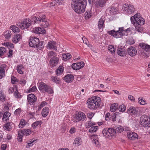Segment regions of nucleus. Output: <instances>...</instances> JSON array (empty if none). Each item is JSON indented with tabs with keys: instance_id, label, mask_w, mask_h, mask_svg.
<instances>
[{
	"instance_id": "1",
	"label": "nucleus",
	"mask_w": 150,
	"mask_h": 150,
	"mask_svg": "<svg viewBox=\"0 0 150 150\" xmlns=\"http://www.w3.org/2000/svg\"><path fill=\"white\" fill-rule=\"evenodd\" d=\"M87 3V0H72L71 6L75 12L81 14L85 11Z\"/></svg>"
},
{
	"instance_id": "2",
	"label": "nucleus",
	"mask_w": 150,
	"mask_h": 150,
	"mask_svg": "<svg viewBox=\"0 0 150 150\" xmlns=\"http://www.w3.org/2000/svg\"><path fill=\"white\" fill-rule=\"evenodd\" d=\"M45 18V15L40 14L37 16L33 17L32 18V22L34 24L39 23L45 28L48 27L49 24Z\"/></svg>"
},
{
	"instance_id": "3",
	"label": "nucleus",
	"mask_w": 150,
	"mask_h": 150,
	"mask_svg": "<svg viewBox=\"0 0 150 150\" xmlns=\"http://www.w3.org/2000/svg\"><path fill=\"white\" fill-rule=\"evenodd\" d=\"M125 31L124 28L122 27L119 28L118 30H113L108 31L107 32L108 34L113 37L118 38L125 35V34L124 33Z\"/></svg>"
},
{
	"instance_id": "4",
	"label": "nucleus",
	"mask_w": 150,
	"mask_h": 150,
	"mask_svg": "<svg viewBox=\"0 0 150 150\" xmlns=\"http://www.w3.org/2000/svg\"><path fill=\"white\" fill-rule=\"evenodd\" d=\"M139 13H137L134 16L131 17L130 20L132 23L134 25H142L144 23L145 20L142 18L140 17Z\"/></svg>"
},
{
	"instance_id": "5",
	"label": "nucleus",
	"mask_w": 150,
	"mask_h": 150,
	"mask_svg": "<svg viewBox=\"0 0 150 150\" xmlns=\"http://www.w3.org/2000/svg\"><path fill=\"white\" fill-rule=\"evenodd\" d=\"M39 90L42 92H47L52 94L53 93V91L51 87L48 86L46 83L41 82L38 83Z\"/></svg>"
},
{
	"instance_id": "6",
	"label": "nucleus",
	"mask_w": 150,
	"mask_h": 150,
	"mask_svg": "<svg viewBox=\"0 0 150 150\" xmlns=\"http://www.w3.org/2000/svg\"><path fill=\"white\" fill-rule=\"evenodd\" d=\"M102 133L104 137L109 138L114 136L116 134V131L112 128H106L103 130Z\"/></svg>"
},
{
	"instance_id": "7",
	"label": "nucleus",
	"mask_w": 150,
	"mask_h": 150,
	"mask_svg": "<svg viewBox=\"0 0 150 150\" xmlns=\"http://www.w3.org/2000/svg\"><path fill=\"white\" fill-rule=\"evenodd\" d=\"M31 20L29 18H25L21 22V23H18L17 25L22 29L24 30L29 27L31 25Z\"/></svg>"
},
{
	"instance_id": "8",
	"label": "nucleus",
	"mask_w": 150,
	"mask_h": 150,
	"mask_svg": "<svg viewBox=\"0 0 150 150\" xmlns=\"http://www.w3.org/2000/svg\"><path fill=\"white\" fill-rule=\"evenodd\" d=\"M123 7L124 8V10L129 14L132 13L135 11L134 6L130 4H126L124 5Z\"/></svg>"
},
{
	"instance_id": "9",
	"label": "nucleus",
	"mask_w": 150,
	"mask_h": 150,
	"mask_svg": "<svg viewBox=\"0 0 150 150\" xmlns=\"http://www.w3.org/2000/svg\"><path fill=\"white\" fill-rule=\"evenodd\" d=\"M39 42L38 38L35 37H30L29 40V44L31 47L35 48Z\"/></svg>"
},
{
	"instance_id": "10",
	"label": "nucleus",
	"mask_w": 150,
	"mask_h": 150,
	"mask_svg": "<svg viewBox=\"0 0 150 150\" xmlns=\"http://www.w3.org/2000/svg\"><path fill=\"white\" fill-rule=\"evenodd\" d=\"M101 101L100 97L95 96L88 98L86 101V103H100Z\"/></svg>"
},
{
	"instance_id": "11",
	"label": "nucleus",
	"mask_w": 150,
	"mask_h": 150,
	"mask_svg": "<svg viewBox=\"0 0 150 150\" xmlns=\"http://www.w3.org/2000/svg\"><path fill=\"white\" fill-rule=\"evenodd\" d=\"M127 53L131 57H133L136 55L137 50L135 47L131 46L127 49Z\"/></svg>"
},
{
	"instance_id": "12",
	"label": "nucleus",
	"mask_w": 150,
	"mask_h": 150,
	"mask_svg": "<svg viewBox=\"0 0 150 150\" xmlns=\"http://www.w3.org/2000/svg\"><path fill=\"white\" fill-rule=\"evenodd\" d=\"M116 113H112L111 115L109 113H107L105 116V120H111L113 122L116 121Z\"/></svg>"
},
{
	"instance_id": "13",
	"label": "nucleus",
	"mask_w": 150,
	"mask_h": 150,
	"mask_svg": "<svg viewBox=\"0 0 150 150\" xmlns=\"http://www.w3.org/2000/svg\"><path fill=\"white\" fill-rule=\"evenodd\" d=\"M86 116L85 114L82 112H79L76 115V119L78 121L84 120L86 118Z\"/></svg>"
},
{
	"instance_id": "14",
	"label": "nucleus",
	"mask_w": 150,
	"mask_h": 150,
	"mask_svg": "<svg viewBox=\"0 0 150 150\" xmlns=\"http://www.w3.org/2000/svg\"><path fill=\"white\" fill-rule=\"evenodd\" d=\"M59 62V58L57 57L51 58L49 62L51 66L54 67Z\"/></svg>"
},
{
	"instance_id": "15",
	"label": "nucleus",
	"mask_w": 150,
	"mask_h": 150,
	"mask_svg": "<svg viewBox=\"0 0 150 150\" xmlns=\"http://www.w3.org/2000/svg\"><path fill=\"white\" fill-rule=\"evenodd\" d=\"M127 136L131 140H134L138 139V135L134 132H130L127 133Z\"/></svg>"
},
{
	"instance_id": "16",
	"label": "nucleus",
	"mask_w": 150,
	"mask_h": 150,
	"mask_svg": "<svg viewBox=\"0 0 150 150\" xmlns=\"http://www.w3.org/2000/svg\"><path fill=\"white\" fill-rule=\"evenodd\" d=\"M33 31L35 33L37 34H45L46 33L44 28L39 27L34 28Z\"/></svg>"
},
{
	"instance_id": "17",
	"label": "nucleus",
	"mask_w": 150,
	"mask_h": 150,
	"mask_svg": "<svg viewBox=\"0 0 150 150\" xmlns=\"http://www.w3.org/2000/svg\"><path fill=\"white\" fill-rule=\"evenodd\" d=\"M28 100L29 103H33L37 100V97L33 94H29L28 96Z\"/></svg>"
},
{
	"instance_id": "18",
	"label": "nucleus",
	"mask_w": 150,
	"mask_h": 150,
	"mask_svg": "<svg viewBox=\"0 0 150 150\" xmlns=\"http://www.w3.org/2000/svg\"><path fill=\"white\" fill-rule=\"evenodd\" d=\"M65 0H54L50 3V6H57L63 4Z\"/></svg>"
},
{
	"instance_id": "19",
	"label": "nucleus",
	"mask_w": 150,
	"mask_h": 150,
	"mask_svg": "<svg viewBox=\"0 0 150 150\" xmlns=\"http://www.w3.org/2000/svg\"><path fill=\"white\" fill-rule=\"evenodd\" d=\"M117 54L121 57H124L127 54V52L124 48L119 47L117 50Z\"/></svg>"
},
{
	"instance_id": "20",
	"label": "nucleus",
	"mask_w": 150,
	"mask_h": 150,
	"mask_svg": "<svg viewBox=\"0 0 150 150\" xmlns=\"http://www.w3.org/2000/svg\"><path fill=\"white\" fill-rule=\"evenodd\" d=\"M139 46L144 50V51L147 52L150 51V46L149 45L144 43H142L139 44Z\"/></svg>"
},
{
	"instance_id": "21",
	"label": "nucleus",
	"mask_w": 150,
	"mask_h": 150,
	"mask_svg": "<svg viewBox=\"0 0 150 150\" xmlns=\"http://www.w3.org/2000/svg\"><path fill=\"white\" fill-rule=\"evenodd\" d=\"M74 76L71 74L66 75L64 77V80L67 82H71L74 79Z\"/></svg>"
},
{
	"instance_id": "22",
	"label": "nucleus",
	"mask_w": 150,
	"mask_h": 150,
	"mask_svg": "<svg viewBox=\"0 0 150 150\" xmlns=\"http://www.w3.org/2000/svg\"><path fill=\"white\" fill-rule=\"evenodd\" d=\"M127 113L132 115L136 116L137 114V111L135 108H130L127 110Z\"/></svg>"
},
{
	"instance_id": "23",
	"label": "nucleus",
	"mask_w": 150,
	"mask_h": 150,
	"mask_svg": "<svg viewBox=\"0 0 150 150\" xmlns=\"http://www.w3.org/2000/svg\"><path fill=\"white\" fill-rule=\"evenodd\" d=\"M25 129L21 130L18 132L17 139L19 142H21L22 141V137L25 135Z\"/></svg>"
},
{
	"instance_id": "24",
	"label": "nucleus",
	"mask_w": 150,
	"mask_h": 150,
	"mask_svg": "<svg viewBox=\"0 0 150 150\" xmlns=\"http://www.w3.org/2000/svg\"><path fill=\"white\" fill-rule=\"evenodd\" d=\"M149 119L147 115H142L140 117V124L141 125H144V123H145V122Z\"/></svg>"
},
{
	"instance_id": "25",
	"label": "nucleus",
	"mask_w": 150,
	"mask_h": 150,
	"mask_svg": "<svg viewBox=\"0 0 150 150\" xmlns=\"http://www.w3.org/2000/svg\"><path fill=\"white\" fill-rule=\"evenodd\" d=\"M56 45V42L54 41L49 42L48 43L49 48L50 50L53 49L54 50H57V49Z\"/></svg>"
},
{
	"instance_id": "26",
	"label": "nucleus",
	"mask_w": 150,
	"mask_h": 150,
	"mask_svg": "<svg viewBox=\"0 0 150 150\" xmlns=\"http://www.w3.org/2000/svg\"><path fill=\"white\" fill-rule=\"evenodd\" d=\"M106 1V0H98L96 2V5L98 7L99 6L102 7L105 5Z\"/></svg>"
},
{
	"instance_id": "27",
	"label": "nucleus",
	"mask_w": 150,
	"mask_h": 150,
	"mask_svg": "<svg viewBox=\"0 0 150 150\" xmlns=\"http://www.w3.org/2000/svg\"><path fill=\"white\" fill-rule=\"evenodd\" d=\"M13 123L10 122H8L4 125V129L8 131H10L12 128V126Z\"/></svg>"
},
{
	"instance_id": "28",
	"label": "nucleus",
	"mask_w": 150,
	"mask_h": 150,
	"mask_svg": "<svg viewBox=\"0 0 150 150\" xmlns=\"http://www.w3.org/2000/svg\"><path fill=\"white\" fill-rule=\"evenodd\" d=\"M10 116V113H9L8 112L6 111L4 113L2 120L3 121H6L8 119L9 117Z\"/></svg>"
},
{
	"instance_id": "29",
	"label": "nucleus",
	"mask_w": 150,
	"mask_h": 150,
	"mask_svg": "<svg viewBox=\"0 0 150 150\" xmlns=\"http://www.w3.org/2000/svg\"><path fill=\"white\" fill-rule=\"evenodd\" d=\"M49 109L47 107L43 108L42 111V114L43 117H46L47 116L49 113Z\"/></svg>"
},
{
	"instance_id": "30",
	"label": "nucleus",
	"mask_w": 150,
	"mask_h": 150,
	"mask_svg": "<svg viewBox=\"0 0 150 150\" xmlns=\"http://www.w3.org/2000/svg\"><path fill=\"white\" fill-rule=\"evenodd\" d=\"M21 35L20 34H16L15 35V38H13L12 41L15 43L18 42L21 39Z\"/></svg>"
},
{
	"instance_id": "31",
	"label": "nucleus",
	"mask_w": 150,
	"mask_h": 150,
	"mask_svg": "<svg viewBox=\"0 0 150 150\" xmlns=\"http://www.w3.org/2000/svg\"><path fill=\"white\" fill-rule=\"evenodd\" d=\"M10 28L15 33H17L20 31L19 29L15 25H11L10 27Z\"/></svg>"
},
{
	"instance_id": "32",
	"label": "nucleus",
	"mask_w": 150,
	"mask_h": 150,
	"mask_svg": "<svg viewBox=\"0 0 150 150\" xmlns=\"http://www.w3.org/2000/svg\"><path fill=\"white\" fill-rule=\"evenodd\" d=\"M5 73L4 68L2 66L0 67V79L5 76Z\"/></svg>"
},
{
	"instance_id": "33",
	"label": "nucleus",
	"mask_w": 150,
	"mask_h": 150,
	"mask_svg": "<svg viewBox=\"0 0 150 150\" xmlns=\"http://www.w3.org/2000/svg\"><path fill=\"white\" fill-rule=\"evenodd\" d=\"M64 71V67L62 66H59L56 71V73L57 75H61Z\"/></svg>"
},
{
	"instance_id": "34",
	"label": "nucleus",
	"mask_w": 150,
	"mask_h": 150,
	"mask_svg": "<svg viewBox=\"0 0 150 150\" xmlns=\"http://www.w3.org/2000/svg\"><path fill=\"white\" fill-rule=\"evenodd\" d=\"M118 104H111L110 107V109L111 112H114L118 108Z\"/></svg>"
},
{
	"instance_id": "35",
	"label": "nucleus",
	"mask_w": 150,
	"mask_h": 150,
	"mask_svg": "<svg viewBox=\"0 0 150 150\" xmlns=\"http://www.w3.org/2000/svg\"><path fill=\"white\" fill-rule=\"evenodd\" d=\"M51 80L54 82L56 83L59 84L60 82V79L56 76H52L51 78Z\"/></svg>"
},
{
	"instance_id": "36",
	"label": "nucleus",
	"mask_w": 150,
	"mask_h": 150,
	"mask_svg": "<svg viewBox=\"0 0 150 150\" xmlns=\"http://www.w3.org/2000/svg\"><path fill=\"white\" fill-rule=\"evenodd\" d=\"M11 31L9 30H7L4 33V35L5 38L6 39H8L11 38Z\"/></svg>"
},
{
	"instance_id": "37",
	"label": "nucleus",
	"mask_w": 150,
	"mask_h": 150,
	"mask_svg": "<svg viewBox=\"0 0 150 150\" xmlns=\"http://www.w3.org/2000/svg\"><path fill=\"white\" fill-rule=\"evenodd\" d=\"M56 53L52 51H50L47 54L48 58L56 57Z\"/></svg>"
},
{
	"instance_id": "38",
	"label": "nucleus",
	"mask_w": 150,
	"mask_h": 150,
	"mask_svg": "<svg viewBox=\"0 0 150 150\" xmlns=\"http://www.w3.org/2000/svg\"><path fill=\"white\" fill-rule=\"evenodd\" d=\"M108 50L111 52L112 55H115V49L113 45H111L110 46Z\"/></svg>"
},
{
	"instance_id": "39",
	"label": "nucleus",
	"mask_w": 150,
	"mask_h": 150,
	"mask_svg": "<svg viewBox=\"0 0 150 150\" xmlns=\"http://www.w3.org/2000/svg\"><path fill=\"white\" fill-rule=\"evenodd\" d=\"M41 121H38L34 122L32 125V127L34 129L36 128L37 126L39 125H41L42 123Z\"/></svg>"
},
{
	"instance_id": "40",
	"label": "nucleus",
	"mask_w": 150,
	"mask_h": 150,
	"mask_svg": "<svg viewBox=\"0 0 150 150\" xmlns=\"http://www.w3.org/2000/svg\"><path fill=\"white\" fill-rule=\"evenodd\" d=\"M23 66L22 65H19L17 66V70L18 72L20 74H23V72L22 69L23 68Z\"/></svg>"
},
{
	"instance_id": "41",
	"label": "nucleus",
	"mask_w": 150,
	"mask_h": 150,
	"mask_svg": "<svg viewBox=\"0 0 150 150\" xmlns=\"http://www.w3.org/2000/svg\"><path fill=\"white\" fill-rule=\"evenodd\" d=\"M104 21L101 18H100L98 22V28L100 29L102 28L104 24Z\"/></svg>"
},
{
	"instance_id": "42",
	"label": "nucleus",
	"mask_w": 150,
	"mask_h": 150,
	"mask_svg": "<svg viewBox=\"0 0 150 150\" xmlns=\"http://www.w3.org/2000/svg\"><path fill=\"white\" fill-rule=\"evenodd\" d=\"M98 126H92L89 129L88 131L90 133L95 132H96L98 129Z\"/></svg>"
},
{
	"instance_id": "43",
	"label": "nucleus",
	"mask_w": 150,
	"mask_h": 150,
	"mask_svg": "<svg viewBox=\"0 0 150 150\" xmlns=\"http://www.w3.org/2000/svg\"><path fill=\"white\" fill-rule=\"evenodd\" d=\"M44 42L43 41H41L38 42L37 46H36V47L39 49V50H41L42 48L44 47L43 43Z\"/></svg>"
},
{
	"instance_id": "44",
	"label": "nucleus",
	"mask_w": 150,
	"mask_h": 150,
	"mask_svg": "<svg viewBox=\"0 0 150 150\" xmlns=\"http://www.w3.org/2000/svg\"><path fill=\"white\" fill-rule=\"evenodd\" d=\"M116 131V133H120L122 132L124 130V128L121 126H117L116 127L115 129Z\"/></svg>"
},
{
	"instance_id": "45",
	"label": "nucleus",
	"mask_w": 150,
	"mask_h": 150,
	"mask_svg": "<svg viewBox=\"0 0 150 150\" xmlns=\"http://www.w3.org/2000/svg\"><path fill=\"white\" fill-rule=\"evenodd\" d=\"M95 125V123L92 122L91 121H89L86 123L85 127L86 128H88Z\"/></svg>"
},
{
	"instance_id": "46",
	"label": "nucleus",
	"mask_w": 150,
	"mask_h": 150,
	"mask_svg": "<svg viewBox=\"0 0 150 150\" xmlns=\"http://www.w3.org/2000/svg\"><path fill=\"white\" fill-rule=\"evenodd\" d=\"M78 66L77 69H79L82 68L84 66V63L83 62H79L76 63Z\"/></svg>"
},
{
	"instance_id": "47",
	"label": "nucleus",
	"mask_w": 150,
	"mask_h": 150,
	"mask_svg": "<svg viewBox=\"0 0 150 150\" xmlns=\"http://www.w3.org/2000/svg\"><path fill=\"white\" fill-rule=\"evenodd\" d=\"M26 125L25 122V120L23 119H22L21 120V121L19 123V128H23Z\"/></svg>"
},
{
	"instance_id": "48",
	"label": "nucleus",
	"mask_w": 150,
	"mask_h": 150,
	"mask_svg": "<svg viewBox=\"0 0 150 150\" xmlns=\"http://www.w3.org/2000/svg\"><path fill=\"white\" fill-rule=\"evenodd\" d=\"M118 109L120 111L123 112L126 110V107L125 105L124 104H123L122 105L119 106Z\"/></svg>"
},
{
	"instance_id": "49",
	"label": "nucleus",
	"mask_w": 150,
	"mask_h": 150,
	"mask_svg": "<svg viewBox=\"0 0 150 150\" xmlns=\"http://www.w3.org/2000/svg\"><path fill=\"white\" fill-rule=\"evenodd\" d=\"M134 25L135 26L136 30L139 32H141V31L142 30V28L141 26V25H136V24H135V25Z\"/></svg>"
},
{
	"instance_id": "50",
	"label": "nucleus",
	"mask_w": 150,
	"mask_h": 150,
	"mask_svg": "<svg viewBox=\"0 0 150 150\" xmlns=\"http://www.w3.org/2000/svg\"><path fill=\"white\" fill-rule=\"evenodd\" d=\"M81 140L80 138H76L74 140V143L76 144L79 145L81 144Z\"/></svg>"
},
{
	"instance_id": "51",
	"label": "nucleus",
	"mask_w": 150,
	"mask_h": 150,
	"mask_svg": "<svg viewBox=\"0 0 150 150\" xmlns=\"http://www.w3.org/2000/svg\"><path fill=\"white\" fill-rule=\"evenodd\" d=\"M91 13L89 11H86L84 14L86 19H88L91 16Z\"/></svg>"
},
{
	"instance_id": "52",
	"label": "nucleus",
	"mask_w": 150,
	"mask_h": 150,
	"mask_svg": "<svg viewBox=\"0 0 150 150\" xmlns=\"http://www.w3.org/2000/svg\"><path fill=\"white\" fill-rule=\"evenodd\" d=\"M6 49L5 48L1 47H0V56H2L4 53L6 52Z\"/></svg>"
},
{
	"instance_id": "53",
	"label": "nucleus",
	"mask_w": 150,
	"mask_h": 150,
	"mask_svg": "<svg viewBox=\"0 0 150 150\" xmlns=\"http://www.w3.org/2000/svg\"><path fill=\"white\" fill-rule=\"evenodd\" d=\"M71 55L69 53L64 54L63 55V57L64 59H69L71 58Z\"/></svg>"
},
{
	"instance_id": "54",
	"label": "nucleus",
	"mask_w": 150,
	"mask_h": 150,
	"mask_svg": "<svg viewBox=\"0 0 150 150\" xmlns=\"http://www.w3.org/2000/svg\"><path fill=\"white\" fill-rule=\"evenodd\" d=\"M116 8H115L114 7H112L110 8V13L111 14H114L116 13Z\"/></svg>"
},
{
	"instance_id": "55",
	"label": "nucleus",
	"mask_w": 150,
	"mask_h": 150,
	"mask_svg": "<svg viewBox=\"0 0 150 150\" xmlns=\"http://www.w3.org/2000/svg\"><path fill=\"white\" fill-rule=\"evenodd\" d=\"M11 82L13 84L16 83V82H18V80L15 76H12L11 77Z\"/></svg>"
},
{
	"instance_id": "56",
	"label": "nucleus",
	"mask_w": 150,
	"mask_h": 150,
	"mask_svg": "<svg viewBox=\"0 0 150 150\" xmlns=\"http://www.w3.org/2000/svg\"><path fill=\"white\" fill-rule=\"evenodd\" d=\"M96 104H88V106L90 109H96Z\"/></svg>"
},
{
	"instance_id": "57",
	"label": "nucleus",
	"mask_w": 150,
	"mask_h": 150,
	"mask_svg": "<svg viewBox=\"0 0 150 150\" xmlns=\"http://www.w3.org/2000/svg\"><path fill=\"white\" fill-rule=\"evenodd\" d=\"M145 124L144 125H142L143 127H150V119L147 120L145 122Z\"/></svg>"
},
{
	"instance_id": "58",
	"label": "nucleus",
	"mask_w": 150,
	"mask_h": 150,
	"mask_svg": "<svg viewBox=\"0 0 150 150\" xmlns=\"http://www.w3.org/2000/svg\"><path fill=\"white\" fill-rule=\"evenodd\" d=\"M14 95L16 98H19L20 96V94L18 92L17 90H16V91L14 92Z\"/></svg>"
},
{
	"instance_id": "59",
	"label": "nucleus",
	"mask_w": 150,
	"mask_h": 150,
	"mask_svg": "<svg viewBox=\"0 0 150 150\" xmlns=\"http://www.w3.org/2000/svg\"><path fill=\"white\" fill-rule=\"evenodd\" d=\"M14 47V45L11 42H9L7 47L9 49H12Z\"/></svg>"
},
{
	"instance_id": "60",
	"label": "nucleus",
	"mask_w": 150,
	"mask_h": 150,
	"mask_svg": "<svg viewBox=\"0 0 150 150\" xmlns=\"http://www.w3.org/2000/svg\"><path fill=\"white\" fill-rule=\"evenodd\" d=\"M77 67L78 66H77L76 63L73 64L72 65V68L74 70H78L77 69Z\"/></svg>"
},
{
	"instance_id": "61",
	"label": "nucleus",
	"mask_w": 150,
	"mask_h": 150,
	"mask_svg": "<svg viewBox=\"0 0 150 150\" xmlns=\"http://www.w3.org/2000/svg\"><path fill=\"white\" fill-rule=\"evenodd\" d=\"M138 101L139 102V103H141L142 102H144L145 103H146V100L144 99H143V98L142 97H139L138 99Z\"/></svg>"
},
{
	"instance_id": "62",
	"label": "nucleus",
	"mask_w": 150,
	"mask_h": 150,
	"mask_svg": "<svg viewBox=\"0 0 150 150\" xmlns=\"http://www.w3.org/2000/svg\"><path fill=\"white\" fill-rule=\"evenodd\" d=\"M21 108H19L17 109L14 112V115H17L19 114L21 112Z\"/></svg>"
},
{
	"instance_id": "63",
	"label": "nucleus",
	"mask_w": 150,
	"mask_h": 150,
	"mask_svg": "<svg viewBox=\"0 0 150 150\" xmlns=\"http://www.w3.org/2000/svg\"><path fill=\"white\" fill-rule=\"evenodd\" d=\"M37 89L35 86H34L32 88L29 89V90L31 92H34L37 90Z\"/></svg>"
},
{
	"instance_id": "64",
	"label": "nucleus",
	"mask_w": 150,
	"mask_h": 150,
	"mask_svg": "<svg viewBox=\"0 0 150 150\" xmlns=\"http://www.w3.org/2000/svg\"><path fill=\"white\" fill-rule=\"evenodd\" d=\"M30 133V129H25V134L26 136L28 135Z\"/></svg>"
}]
</instances>
